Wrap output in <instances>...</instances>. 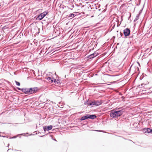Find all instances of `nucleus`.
<instances>
[{"mask_svg":"<svg viewBox=\"0 0 152 152\" xmlns=\"http://www.w3.org/2000/svg\"><path fill=\"white\" fill-rule=\"evenodd\" d=\"M48 13V12L45 11L42 13H40L36 18V20H42Z\"/></svg>","mask_w":152,"mask_h":152,"instance_id":"obj_1","label":"nucleus"},{"mask_svg":"<svg viewBox=\"0 0 152 152\" xmlns=\"http://www.w3.org/2000/svg\"><path fill=\"white\" fill-rule=\"evenodd\" d=\"M116 110H112L110 113V115L111 117L113 118H118Z\"/></svg>","mask_w":152,"mask_h":152,"instance_id":"obj_2","label":"nucleus"},{"mask_svg":"<svg viewBox=\"0 0 152 152\" xmlns=\"http://www.w3.org/2000/svg\"><path fill=\"white\" fill-rule=\"evenodd\" d=\"M130 33V30L128 28H126L124 30V34L125 37H127L129 36Z\"/></svg>","mask_w":152,"mask_h":152,"instance_id":"obj_3","label":"nucleus"},{"mask_svg":"<svg viewBox=\"0 0 152 152\" xmlns=\"http://www.w3.org/2000/svg\"><path fill=\"white\" fill-rule=\"evenodd\" d=\"M98 53H96L94 52V53L88 56H87V58L88 60H89V59H91V58H94V57H96V56H98Z\"/></svg>","mask_w":152,"mask_h":152,"instance_id":"obj_4","label":"nucleus"},{"mask_svg":"<svg viewBox=\"0 0 152 152\" xmlns=\"http://www.w3.org/2000/svg\"><path fill=\"white\" fill-rule=\"evenodd\" d=\"M93 105L97 106L101 105L102 104L101 100H97L92 101Z\"/></svg>","mask_w":152,"mask_h":152,"instance_id":"obj_5","label":"nucleus"},{"mask_svg":"<svg viewBox=\"0 0 152 152\" xmlns=\"http://www.w3.org/2000/svg\"><path fill=\"white\" fill-rule=\"evenodd\" d=\"M30 90L31 91V94L35 93L38 90V88L37 87L30 88Z\"/></svg>","mask_w":152,"mask_h":152,"instance_id":"obj_6","label":"nucleus"},{"mask_svg":"<svg viewBox=\"0 0 152 152\" xmlns=\"http://www.w3.org/2000/svg\"><path fill=\"white\" fill-rule=\"evenodd\" d=\"M23 92L25 94H31V91L30 90V88H24V89H23Z\"/></svg>","mask_w":152,"mask_h":152,"instance_id":"obj_7","label":"nucleus"},{"mask_svg":"<svg viewBox=\"0 0 152 152\" xmlns=\"http://www.w3.org/2000/svg\"><path fill=\"white\" fill-rule=\"evenodd\" d=\"M148 84V83L147 82L146 83H141L140 85H139V87L140 88H141L143 87L145 88H149L150 89V87H148V86H147V85Z\"/></svg>","mask_w":152,"mask_h":152,"instance_id":"obj_8","label":"nucleus"},{"mask_svg":"<svg viewBox=\"0 0 152 152\" xmlns=\"http://www.w3.org/2000/svg\"><path fill=\"white\" fill-rule=\"evenodd\" d=\"M123 109L121 110L116 111L118 118L121 116L123 113Z\"/></svg>","mask_w":152,"mask_h":152,"instance_id":"obj_9","label":"nucleus"},{"mask_svg":"<svg viewBox=\"0 0 152 152\" xmlns=\"http://www.w3.org/2000/svg\"><path fill=\"white\" fill-rule=\"evenodd\" d=\"M52 126L51 125L48 126H43V129L45 132L46 130L49 131L52 129Z\"/></svg>","mask_w":152,"mask_h":152,"instance_id":"obj_10","label":"nucleus"},{"mask_svg":"<svg viewBox=\"0 0 152 152\" xmlns=\"http://www.w3.org/2000/svg\"><path fill=\"white\" fill-rule=\"evenodd\" d=\"M143 131L146 133H149L152 132L151 129L150 128L144 129H143Z\"/></svg>","mask_w":152,"mask_h":152,"instance_id":"obj_11","label":"nucleus"},{"mask_svg":"<svg viewBox=\"0 0 152 152\" xmlns=\"http://www.w3.org/2000/svg\"><path fill=\"white\" fill-rule=\"evenodd\" d=\"M88 115V118H90L91 119H94L96 118V116L95 115H90L89 114Z\"/></svg>","mask_w":152,"mask_h":152,"instance_id":"obj_12","label":"nucleus"},{"mask_svg":"<svg viewBox=\"0 0 152 152\" xmlns=\"http://www.w3.org/2000/svg\"><path fill=\"white\" fill-rule=\"evenodd\" d=\"M48 80L49 82L52 83L54 82V79L53 78H51L50 77H48L46 78Z\"/></svg>","mask_w":152,"mask_h":152,"instance_id":"obj_13","label":"nucleus"},{"mask_svg":"<svg viewBox=\"0 0 152 152\" xmlns=\"http://www.w3.org/2000/svg\"><path fill=\"white\" fill-rule=\"evenodd\" d=\"M88 115H86L82 117L80 119V120L81 121H83L84 120H86L87 119H88Z\"/></svg>","mask_w":152,"mask_h":152,"instance_id":"obj_14","label":"nucleus"},{"mask_svg":"<svg viewBox=\"0 0 152 152\" xmlns=\"http://www.w3.org/2000/svg\"><path fill=\"white\" fill-rule=\"evenodd\" d=\"M54 83L56 84H60L61 83V81L59 80H56V79H54Z\"/></svg>","mask_w":152,"mask_h":152,"instance_id":"obj_15","label":"nucleus"},{"mask_svg":"<svg viewBox=\"0 0 152 152\" xmlns=\"http://www.w3.org/2000/svg\"><path fill=\"white\" fill-rule=\"evenodd\" d=\"M139 15H137L136 16L134 20V22L136 21L139 18Z\"/></svg>","mask_w":152,"mask_h":152,"instance_id":"obj_16","label":"nucleus"},{"mask_svg":"<svg viewBox=\"0 0 152 152\" xmlns=\"http://www.w3.org/2000/svg\"><path fill=\"white\" fill-rule=\"evenodd\" d=\"M75 15L73 13L70 14L69 15V18H73L74 17Z\"/></svg>","mask_w":152,"mask_h":152,"instance_id":"obj_17","label":"nucleus"},{"mask_svg":"<svg viewBox=\"0 0 152 152\" xmlns=\"http://www.w3.org/2000/svg\"><path fill=\"white\" fill-rule=\"evenodd\" d=\"M93 102L92 101H91L90 102H89L88 103V106H90L91 105H93Z\"/></svg>","mask_w":152,"mask_h":152,"instance_id":"obj_18","label":"nucleus"},{"mask_svg":"<svg viewBox=\"0 0 152 152\" xmlns=\"http://www.w3.org/2000/svg\"><path fill=\"white\" fill-rule=\"evenodd\" d=\"M15 82L17 85L18 86H20V83L19 82L15 81Z\"/></svg>","mask_w":152,"mask_h":152,"instance_id":"obj_19","label":"nucleus"},{"mask_svg":"<svg viewBox=\"0 0 152 152\" xmlns=\"http://www.w3.org/2000/svg\"><path fill=\"white\" fill-rule=\"evenodd\" d=\"M17 88L18 90H20V91H21L22 92H23V89H24V88H19L17 87Z\"/></svg>","mask_w":152,"mask_h":152,"instance_id":"obj_20","label":"nucleus"},{"mask_svg":"<svg viewBox=\"0 0 152 152\" xmlns=\"http://www.w3.org/2000/svg\"><path fill=\"white\" fill-rule=\"evenodd\" d=\"M142 9H142L140 11L139 13L138 14H137L138 15H140L141 14V13L142 12Z\"/></svg>","mask_w":152,"mask_h":152,"instance_id":"obj_21","label":"nucleus"},{"mask_svg":"<svg viewBox=\"0 0 152 152\" xmlns=\"http://www.w3.org/2000/svg\"><path fill=\"white\" fill-rule=\"evenodd\" d=\"M89 102L88 101V100L85 103V104H88V103Z\"/></svg>","mask_w":152,"mask_h":152,"instance_id":"obj_22","label":"nucleus"},{"mask_svg":"<svg viewBox=\"0 0 152 152\" xmlns=\"http://www.w3.org/2000/svg\"><path fill=\"white\" fill-rule=\"evenodd\" d=\"M139 4H136L137 5L139 6L140 4V0H139Z\"/></svg>","mask_w":152,"mask_h":152,"instance_id":"obj_23","label":"nucleus"},{"mask_svg":"<svg viewBox=\"0 0 152 152\" xmlns=\"http://www.w3.org/2000/svg\"><path fill=\"white\" fill-rule=\"evenodd\" d=\"M120 37H121L122 35H123V34L122 33H121V32H120Z\"/></svg>","mask_w":152,"mask_h":152,"instance_id":"obj_24","label":"nucleus"},{"mask_svg":"<svg viewBox=\"0 0 152 152\" xmlns=\"http://www.w3.org/2000/svg\"><path fill=\"white\" fill-rule=\"evenodd\" d=\"M41 134V133L39 132H36V134Z\"/></svg>","mask_w":152,"mask_h":152,"instance_id":"obj_25","label":"nucleus"},{"mask_svg":"<svg viewBox=\"0 0 152 152\" xmlns=\"http://www.w3.org/2000/svg\"><path fill=\"white\" fill-rule=\"evenodd\" d=\"M17 137V136H15L12 138H16Z\"/></svg>","mask_w":152,"mask_h":152,"instance_id":"obj_26","label":"nucleus"},{"mask_svg":"<svg viewBox=\"0 0 152 152\" xmlns=\"http://www.w3.org/2000/svg\"><path fill=\"white\" fill-rule=\"evenodd\" d=\"M96 131H98V132H102V130H96Z\"/></svg>","mask_w":152,"mask_h":152,"instance_id":"obj_27","label":"nucleus"},{"mask_svg":"<svg viewBox=\"0 0 152 152\" xmlns=\"http://www.w3.org/2000/svg\"><path fill=\"white\" fill-rule=\"evenodd\" d=\"M44 135H42V136H39V137H43Z\"/></svg>","mask_w":152,"mask_h":152,"instance_id":"obj_28","label":"nucleus"},{"mask_svg":"<svg viewBox=\"0 0 152 152\" xmlns=\"http://www.w3.org/2000/svg\"><path fill=\"white\" fill-rule=\"evenodd\" d=\"M53 140H55V141H56V139H53Z\"/></svg>","mask_w":152,"mask_h":152,"instance_id":"obj_29","label":"nucleus"},{"mask_svg":"<svg viewBox=\"0 0 152 152\" xmlns=\"http://www.w3.org/2000/svg\"><path fill=\"white\" fill-rule=\"evenodd\" d=\"M31 135H34V134H31Z\"/></svg>","mask_w":152,"mask_h":152,"instance_id":"obj_30","label":"nucleus"},{"mask_svg":"<svg viewBox=\"0 0 152 152\" xmlns=\"http://www.w3.org/2000/svg\"><path fill=\"white\" fill-rule=\"evenodd\" d=\"M137 63L139 64V65H140V64H139V63L138 62H137Z\"/></svg>","mask_w":152,"mask_h":152,"instance_id":"obj_31","label":"nucleus"},{"mask_svg":"<svg viewBox=\"0 0 152 152\" xmlns=\"http://www.w3.org/2000/svg\"><path fill=\"white\" fill-rule=\"evenodd\" d=\"M132 65L131 66H130V68H131V67H132Z\"/></svg>","mask_w":152,"mask_h":152,"instance_id":"obj_32","label":"nucleus"},{"mask_svg":"<svg viewBox=\"0 0 152 152\" xmlns=\"http://www.w3.org/2000/svg\"><path fill=\"white\" fill-rule=\"evenodd\" d=\"M151 131H152V132H151V133H152V129H151Z\"/></svg>","mask_w":152,"mask_h":152,"instance_id":"obj_33","label":"nucleus"},{"mask_svg":"<svg viewBox=\"0 0 152 152\" xmlns=\"http://www.w3.org/2000/svg\"><path fill=\"white\" fill-rule=\"evenodd\" d=\"M99 11H100V9H99Z\"/></svg>","mask_w":152,"mask_h":152,"instance_id":"obj_34","label":"nucleus"},{"mask_svg":"<svg viewBox=\"0 0 152 152\" xmlns=\"http://www.w3.org/2000/svg\"><path fill=\"white\" fill-rule=\"evenodd\" d=\"M10 149H9L8 150V151L9 150H10Z\"/></svg>","mask_w":152,"mask_h":152,"instance_id":"obj_35","label":"nucleus"},{"mask_svg":"<svg viewBox=\"0 0 152 152\" xmlns=\"http://www.w3.org/2000/svg\"><path fill=\"white\" fill-rule=\"evenodd\" d=\"M56 31L58 32V31H57V30H56Z\"/></svg>","mask_w":152,"mask_h":152,"instance_id":"obj_36","label":"nucleus"},{"mask_svg":"<svg viewBox=\"0 0 152 152\" xmlns=\"http://www.w3.org/2000/svg\"><path fill=\"white\" fill-rule=\"evenodd\" d=\"M56 31L58 32V31H57V30H56Z\"/></svg>","mask_w":152,"mask_h":152,"instance_id":"obj_37","label":"nucleus"},{"mask_svg":"<svg viewBox=\"0 0 152 152\" xmlns=\"http://www.w3.org/2000/svg\"><path fill=\"white\" fill-rule=\"evenodd\" d=\"M55 33H56V31H55Z\"/></svg>","mask_w":152,"mask_h":152,"instance_id":"obj_38","label":"nucleus"}]
</instances>
